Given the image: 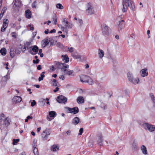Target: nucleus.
Segmentation results:
<instances>
[{
    "mask_svg": "<svg viewBox=\"0 0 155 155\" xmlns=\"http://www.w3.org/2000/svg\"><path fill=\"white\" fill-rule=\"evenodd\" d=\"M25 16L28 18H30L31 17V13L29 10H27L25 12Z\"/></svg>",
    "mask_w": 155,
    "mask_h": 155,
    "instance_id": "obj_18",
    "label": "nucleus"
},
{
    "mask_svg": "<svg viewBox=\"0 0 155 155\" xmlns=\"http://www.w3.org/2000/svg\"><path fill=\"white\" fill-rule=\"evenodd\" d=\"M139 79L138 78H133L132 80H131L130 81V82L135 84H138L139 83Z\"/></svg>",
    "mask_w": 155,
    "mask_h": 155,
    "instance_id": "obj_20",
    "label": "nucleus"
},
{
    "mask_svg": "<svg viewBox=\"0 0 155 155\" xmlns=\"http://www.w3.org/2000/svg\"><path fill=\"white\" fill-rule=\"evenodd\" d=\"M32 50L34 52V53H31V52H30V53L33 55L37 53L38 51V48L36 45H34L32 47Z\"/></svg>",
    "mask_w": 155,
    "mask_h": 155,
    "instance_id": "obj_13",
    "label": "nucleus"
},
{
    "mask_svg": "<svg viewBox=\"0 0 155 155\" xmlns=\"http://www.w3.org/2000/svg\"><path fill=\"white\" fill-rule=\"evenodd\" d=\"M57 101L60 103L65 104L67 101V98L63 95L59 96L57 97Z\"/></svg>",
    "mask_w": 155,
    "mask_h": 155,
    "instance_id": "obj_8",
    "label": "nucleus"
},
{
    "mask_svg": "<svg viewBox=\"0 0 155 155\" xmlns=\"http://www.w3.org/2000/svg\"><path fill=\"white\" fill-rule=\"evenodd\" d=\"M8 19H5L3 21V24L2 26L4 27L7 28L8 25Z\"/></svg>",
    "mask_w": 155,
    "mask_h": 155,
    "instance_id": "obj_27",
    "label": "nucleus"
},
{
    "mask_svg": "<svg viewBox=\"0 0 155 155\" xmlns=\"http://www.w3.org/2000/svg\"><path fill=\"white\" fill-rule=\"evenodd\" d=\"M62 80H64V77L63 75H61L59 77Z\"/></svg>",
    "mask_w": 155,
    "mask_h": 155,
    "instance_id": "obj_57",
    "label": "nucleus"
},
{
    "mask_svg": "<svg viewBox=\"0 0 155 155\" xmlns=\"http://www.w3.org/2000/svg\"><path fill=\"white\" fill-rule=\"evenodd\" d=\"M48 31L49 29H47V30L45 31V33L46 34H48Z\"/></svg>",
    "mask_w": 155,
    "mask_h": 155,
    "instance_id": "obj_62",
    "label": "nucleus"
},
{
    "mask_svg": "<svg viewBox=\"0 0 155 155\" xmlns=\"http://www.w3.org/2000/svg\"><path fill=\"white\" fill-rule=\"evenodd\" d=\"M87 9L86 10V12L88 15H91L94 13V10L93 7L90 5L88 4L87 6Z\"/></svg>",
    "mask_w": 155,
    "mask_h": 155,
    "instance_id": "obj_9",
    "label": "nucleus"
},
{
    "mask_svg": "<svg viewBox=\"0 0 155 155\" xmlns=\"http://www.w3.org/2000/svg\"><path fill=\"white\" fill-rule=\"evenodd\" d=\"M39 59H37L36 60H33V61L34 63L38 64L39 62Z\"/></svg>",
    "mask_w": 155,
    "mask_h": 155,
    "instance_id": "obj_54",
    "label": "nucleus"
},
{
    "mask_svg": "<svg viewBox=\"0 0 155 155\" xmlns=\"http://www.w3.org/2000/svg\"><path fill=\"white\" fill-rule=\"evenodd\" d=\"M6 10L5 8H3L2 12L0 14V18H1L3 16V14L5 12V11Z\"/></svg>",
    "mask_w": 155,
    "mask_h": 155,
    "instance_id": "obj_41",
    "label": "nucleus"
},
{
    "mask_svg": "<svg viewBox=\"0 0 155 155\" xmlns=\"http://www.w3.org/2000/svg\"><path fill=\"white\" fill-rule=\"evenodd\" d=\"M124 20H121V21H119V24H118L119 25V28L120 30H121L122 28H124Z\"/></svg>",
    "mask_w": 155,
    "mask_h": 155,
    "instance_id": "obj_24",
    "label": "nucleus"
},
{
    "mask_svg": "<svg viewBox=\"0 0 155 155\" xmlns=\"http://www.w3.org/2000/svg\"><path fill=\"white\" fill-rule=\"evenodd\" d=\"M16 54L15 52V48H11L10 49V55L11 58H14Z\"/></svg>",
    "mask_w": 155,
    "mask_h": 155,
    "instance_id": "obj_16",
    "label": "nucleus"
},
{
    "mask_svg": "<svg viewBox=\"0 0 155 155\" xmlns=\"http://www.w3.org/2000/svg\"><path fill=\"white\" fill-rule=\"evenodd\" d=\"M141 150L142 153L145 154L146 155L147 154V148L144 145H142L141 147Z\"/></svg>",
    "mask_w": 155,
    "mask_h": 155,
    "instance_id": "obj_17",
    "label": "nucleus"
},
{
    "mask_svg": "<svg viewBox=\"0 0 155 155\" xmlns=\"http://www.w3.org/2000/svg\"><path fill=\"white\" fill-rule=\"evenodd\" d=\"M3 121L5 127H8L10 124L11 120L8 117L5 118Z\"/></svg>",
    "mask_w": 155,
    "mask_h": 155,
    "instance_id": "obj_15",
    "label": "nucleus"
},
{
    "mask_svg": "<svg viewBox=\"0 0 155 155\" xmlns=\"http://www.w3.org/2000/svg\"><path fill=\"white\" fill-rule=\"evenodd\" d=\"M68 51L70 52H72L74 51V48L72 47L68 48Z\"/></svg>",
    "mask_w": 155,
    "mask_h": 155,
    "instance_id": "obj_49",
    "label": "nucleus"
},
{
    "mask_svg": "<svg viewBox=\"0 0 155 155\" xmlns=\"http://www.w3.org/2000/svg\"><path fill=\"white\" fill-rule=\"evenodd\" d=\"M130 36L132 38H134L135 37V34L134 33H132L130 35Z\"/></svg>",
    "mask_w": 155,
    "mask_h": 155,
    "instance_id": "obj_56",
    "label": "nucleus"
},
{
    "mask_svg": "<svg viewBox=\"0 0 155 155\" xmlns=\"http://www.w3.org/2000/svg\"><path fill=\"white\" fill-rule=\"evenodd\" d=\"M67 108L69 112L70 113H74V114H76L78 112V109L77 107H75L73 108L67 107Z\"/></svg>",
    "mask_w": 155,
    "mask_h": 155,
    "instance_id": "obj_10",
    "label": "nucleus"
},
{
    "mask_svg": "<svg viewBox=\"0 0 155 155\" xmlns=\"http://www.w3.org/2000/svg\"><path fill=\"white\" fill-rule=\"evenodd\" d=\"M49 115L51 117H54L56 115V113L54 111H51L49 112Z\"/></svg>",
    "mask_w": 155,
    "mask_h": 155,
    "instance_id": "obj_35",
    "label": "nucleus"
},
{
    "mask_svg": "<svg viewBox=\"0 0 155 155\" xmlns=\"http://www.w3.org/2000/svg\"><path fill=\"white\" fill-rule=\"evenodd\" d=\"M14 2V5H15L16 7L20 6L21 4V2L19 0H15Z\"/></svg>",
    "mask_w": 155,
    "mask_h": 155,
    "instance_id": "obj_26",
    "label": "nucleus"
},
{
    "mask_svg": "<svg viewBox=\"0 0 155 155\" xmlns=\"http://www.w3.org/2000/svg\"><path fill=\"white\" fill-rule=\"evenodd\" d=\"M36 102L35 100H33L31 102V105L32 107H34L36 104Z\"/></svg>",
    "mask_w": 155,
    "mask_h": 155,
    "instance_id": "obj_47",
    "label": "nucleus"
},
{
    "mask_svg": "<svg viewBox=\"0 0 155 155\" xmlns=\"http://www.w3.org/2000/svg\"><path fill=\"white\" fill-rule=\"evenodd\" d=\"M15 51L16 54H19L22 51V48L21 47H18L15 49Z\"/></svg>",
    "mask_w": 155,
    "mask_h": 155,
    "instance_id": "obj_30",
    "label": "nucleus"
},
{
    "mask_svg": "<svg viewBox=\"0 0 155 155\" xmlns=\"http://www.w3.org/2000/svg\"><path fill=\"white\" fill-rule=\"evenodd\" d=\"M51 131L49 129H46L41 134L42 137L45 140H46L48 136L50 135Z\"/></svg>",
    "mask_w": 155,
    "mask_h": 155,
    "instance_id": "obj_6",
    "label": "nucleus"
},
{
    "mask_svg": "<svg viewBox=\"0 0 155 155\" xmlns=\"http://www.w3.org/2000/svg\"><path fill=\"white\" fill-rule=\"evenodd\" d=\"M71 85L70 84H67L66 86V87L67 88H69L70 87H71Z\"/></svg>",
    "mask_w": 155,
    "mask_h": 155,
    "instance_id": "obj_64",
    "label": "nucleus"
},
{
    "mask_svg": "<svg viewBox=\"0 0 155 155\" xmlns=\"http://www.w3.org/2000/svg\"><path fill=\"white\" fill-rule=\"evenodd\" d=\"M83 128H81L79 130V134L80 135H81L83 132Z\"/></svg>",
    "mask_w": 155,
    "mask_h": 155,
    "instance_id": "obj_48",
    "label": "nucleus"
},
{
    "mask_svg": "<svg viewBox=\"0 0 155 155\" xmlns=\"http://www.w3.org/2000/svg\"><path fill=\"white\" fill-rule=\"evenodd\" d=\"M102 135L101 134H100L99 135L98 139V141L99 143H101L103 141L102 140Z\"/></svg>",
    "mask_w": 155,
    "mask_h": 155,
    "instance_id": "obj_38",
    "label": "nucleus"
},
{
    "mask_svg": "<svg viewBox=\"0 0 155 155\" xmlns=\"http://www.w3.org/2000/svg\"><path fill=\"white\" fill-rule=\"evenodd\" d=\"M59 149V147L55 145H53L51 147V150L53 152H56Z\"/></svg>",
    "mask_w": 155,
    "mask_h": 155,
    "instance_id": "obj_25",
    "label": "nucleus"
},
{
    "mask_svg": "<svg viewBox=\"0 0 155 155\" xmlns=\"http://www.w3.org/2000/svg\"><path fill=\"white\" fill-rule=\"evenodd\" d=\"M57 46L58 47L62 48L64 47V46L62 44H61L60 42H58L57 43Z\"/></svg>",
    "mask_w": 155,
    "mask_h": 155,
    "instance_id": "obj_43",
    "label": "nucleus"
},
{
    "mask_svg": "<svg viewBox=\"0 0 155 155\" xmlns=\"http://www.w3.org/2000/svg\"><path fill=\"white\" fill-rule=\"evenodd\" d=\"M24 46L25 47V48L27 49H29L31 47V44L29 42L25 43L24 44Z\"/></svg>",
    "mask_w": 155,
    "mask_h": 155,
    "instance_id": "obj_29",
    "label": "nucleus"
},
{
    "mask_svg": "<svg viewBox=\"0 0 155 155\" xmlns=\"http://www.w3.org/2000/svg\"><path fill=\"white\" fill-rule=\"evenodd\" d=\"M6 28H5V27H4V26H2L1 28V31L2 32H4L5 31Z\"/></svg>",
    "mask_w": 155,
    "mask_h": 155,
    "instance_id": "obj_53",
    "label": "nucleus"
},
{
    "mask_svg": "<svg viewBox=\"0 0 155 155\" xmlns=\"http://www.w3.org/2000/svg\"><path fill=\"white\" fill-rule=\"evenodd\" d=\"M124 16L123 15H121L120 16H119L118 18L117 19L119 20L120 18H123Z\"/></svg>",
    "mask_w": 155,
    "mask_h": 155,
    "instance_id": "obj_60",
    "label": "nucleus"
},
{
    "mask_svg": "<svg viewBox=\"0 0 155 155\" xmlns=\"http://www.w3.org/2000/svg\"><path fill=\"white\" fill-rule=\"evenodd\" d=\"M1 54L3 55H5L6 54V50L4 48H2L0 50Z\"/></svg>",
    "mask_w": 155,
    "mask_h": 155,
    "instance_id": "obj_28",
    "label": "nucleus"
},
{
    "mask_svg": "<svg viewBox=\"0 0 155 155\" xmlns=\"http://www.w3.org/2000/svg\"><path fill=\"white\" fill-rule=\"evenodd\" d=\"M56 7L58 8H59L60 9H62L63 8V6L60 3L56 5Z\"/></svg>",
    "mask_w": 155,
    "mask_h": 155,
    "instance_id": "obj_39",
    "label": "nucleus"
},
{
    "mask_svg": "<svg viewBox=\"0 0 155 155\" xmlns=\"http://www.w3.org/2000/svg\"><path fill=\"white\" fill-rule=\"evenodd\" d=\"M57 17L56 16V15H55L54 17L53 18V20L54 21V23H53L55 25L57 24Z\"/></svg>",
    "mask_w": 155,
    "mask_h": 155,
    "instance_id": "obj_40",
    "label": "nucleus"
},
{
    "mask_svg": "<svg viewBox=\"0 0 155 155\" xmlns=\"http://www.w3.org/2000/svg\"><path fill=\"white\" fill-rule=\"evenodd\" d=\"M10 78L9 76L8 75H6L4 77L2 78V80L4 81H7Z\"/></svg>",
    "mask_w": 155,
    "mask_h": 155,
    "instance_id": "obj_36",
    "label": "nucleus"
},
{
    "mask_svg": "<svg viewBox=\"0 0 155 155\" xmlns=\"http://www.w3.org/2000/svg\"><path fill=\"white\" fill-rule=\"evenodd\" d=\"M56 66L57 68L61 69L62 71L64 68H68L69 67V66L65 63H60L58 62L56 63Z\"/></svg>",
    "mask_w": 155,
    "mask_h": 155,
    "instance_id": "obj_7",
    "label": "nucleus"
},
{
    "mask_svg": "<svg viewBox=\"0 0 155 155\" xmlns=\"http://www.w3.org/2000/svg\"><path fill=\"white\" fill-rule=\"evenodd\" d=\"M73 72V71H72L70 70H69V71L67 73V75H70L72 74V73Z\"/></svg>",
    "mask_w": 155,
    "mask_h": 155,
    "instance_id": "obj_52",
    "label": "nucleus"
},
{
    "mask_svg": "<svg viewBox=\"0 0 155 155\" xmlns=\"http://www.w3.org/2000/svg\"><path fill=\"white\" fill-rule=\"evenodd\" d=\"M27 118L28 119H32V118H33V117H32V116H28L27 117Z\"/></svg>",
    "mask_w": 155,
    "mask_h": 155,
    "instance_id": "obj_63",
    "label": "nucleus"
},
{
    "mask_svg": "<svg viewBox=\"0 0 155 155\" xmlns=\"http://www.w3.org/2000/svg\"><path fill=\"white\" fill-rule=\"evenodd\" d=\"M84 99L83 97L80 96L78 97L77 101L78 104L83 103L84 102Z\"/></svg>",
    "mask_w": 155,
    "mask_h": 155,
    "instance_id": "obj_22",
    "label": "nucleus"
},
{
    "mask_svg": "<svg viewBox=\"0 0 155 155\" xmlns=\"http://www.w3.org/2000/svg\"><path fill=\"white\" fill-rule=\"evenodd\" d=\"M53 82L54 83L53 84V85L54 86L58 87V83L57 81V80L55 79H54L53 80Z\"/></svg>",
    "mask_w": 155,
    "mask_h": 155,
    "instance_id": "obj_42",
    "label": "nucleus"
},
{
    "mask_svg": "<svg viewBox=\"0 0 155 155\" xmlns=\"http://www.w3.org/2000/svg\"><path fill=\"white\" fill-rule=\"evenodd\" d=\"M142 127L149 131L150 132L154 131L155 129V127L153 125L148 124L147 123H143L142 125Z\"/></svg>",
    "mask_w": 155,
    "mask_h": 155,
    "instance_id": "obj_4",
    "label": "nucleus"
},
{
    "mask_svg": "<svg viewBox=\"0 0 155 155\" xmlns=\"http://www.w3.org/2000/svg\"><path fill=\"white\" fill-rule=\"evenodd\" d=\"M98 54L100 58H102L104 56V52L102 50L99 49L98 50Z\"/></svg>",
    "mask_w": 155,
    "mask_h": 155,
    "instance_id": "obj_23",
    "label": "nucleus"
},
{
    "mask_svg": "<svg viewBox=\"0 0 155 155\" xmlns=\"http://www.w3.org/2000/svg\"><path fill=\"white\" fill-rule=\"evenodd\" d=\"M62 58L63 61L66 63H68L69 61V58L68 56L67 55L62 56Z\"/></svg>",
    "mask_w": 155,
    "mask_h": 155,
    "instance_id": "obj_19",
    "label": "nucleus"
},
{
    "mask_svg": "<svg viewBox=\"0 0 155 155\" xmlns=\"http://www.w3.org/2000/svg\"><path fill=\"white\" fill-rule=\"evenodd\" d=\"M64 68V69H63L62 71H63V73L64 75H67V73L69 71V69H67V68Z\"/></svg>",
    "mask_w": 155,
    "mask_h": 155,
    "instance_id": "obj_37",
    "label": "nucleus"
},
{
    "mask_svg": "<svg viewBox=\"0 0 155 155\" xmlns=\"http://www.w3.org/2000/svg\"><path fill=\"white\" fill-rule=\"evenodd\" d=\"M140 73L142 77H145L147 76L148 74V72L147 71V69L146 68H143L142 69Z\"/></svg>",
    "mask_w": 155,
    "mask_h": 155,
    "instance_id": "obj_11",
    "label": "nucleus"
},
{
    "mask_svg": "<svg viewBox=\"0 0 155 155\" xmlns=\"http://www.w3.org/2000/svg\"><path fill=\"white\" fill-rule=\"evenodd\" d=\"M49 43L48 40V39H45L42 40V46L45 48Z\"/></svg>",
    "mask_w": 155,
    "mask_h": 155,
    "instance_id": "obj_21",
    "label": "nucleus"
},
{
    "mask_svg": "<svg viewBox=\"0 0 155 155\" xmlns=\"http://www.w3.org/2000/svg\"><path fill=\"white\" fill-rule=\"evenodd\" d=\"M34 149L33 152L35 155H39V153L38 152V150L37 148L36 147L33 146Z\"/></svg>",
    "mask_w": 155,
    "mask_h": 155,
    "instance_id": "obj_33",
    "label": "nucleus"
},
{
    "mask_svg": "<svg viewBox=\"0 0 155 155\" xmlns=\"http://www.w3.org/2000/svg\"><path fill=\"white\" fill-rule=\"evenodd\" d=\"M41 68V65H39L37 67V69L38 70H40Z\"/></svg>",
    "mask_w": 155,
    "mask_h": 155,
    "instance_id": "obj_59",
    "label": "nucleus"
},
{
    "mask_svg": "<svg viewBox=\"0 0 155 155\" xmlns=\"http://www.w3.org/2000/svg\"><path fill=\"white\" fill-rule=\"evenodd\" d=\"M80 120L78 117H74L72 120V123L74 125H77L79 122Z\"/></svg>",
    "mask_w": 155,
    "mask_h": 155,
    "instance_id": "obj_14",
    "label": "nucleus"
},
{
    "mask_svg": "<svg viewBox=\"0 0 155 155\" xmlns=\"http://www.w3.org/2000/svg\"><path fill=\"white\" fill-rule=\"evenodd\" d=\"M5 115L3 114H2L0 115V120H4L5 119Z\"/></svg>",
    "mask_w": 155,
    "mask_h": 155,
    "instance_id": "obj_44",
    "label": "nucleus"
},
{
    "mask_svg": "<svg viewBox=\"0 0 155 155\" xmlns=\"http://www.w3.org/2000/svg\"><path fill=\"white\" fill-rule=\"evenodd\" d=\"M80 81L82 82L87 83L89 84L92 85L93 84L92 79L89 76L82 75L80 76Z\"/></svg>",
    "mask_w": 155,
    "mask_h": 155,
    "instance_id": "obj_3",
    "label": "nucleus"
},
{
    "mask_svg": "<svg viewBox=\"0 0 155 155\" xmlns=\"http://www.w3.org/2000/svg\"><path fill=\"white\" fill-rule=\"evenodd\" d=\"M22 101L21 98L19 96H16L14 97L13 99V101L15 103L20 102Z\"/></svg>",
    "mask_w": 155,
    "mask_h": 155,
    "instance_id": "obj_12",
    "label": "nucleus"
},
{
    "mask_svg": "<svg viewBox=\"0 0 155 155\" xmlns=\"http://www.w3.org/2000/svg\"><path fill=\"white\" fill-rule=\"evenodd\" d=\"M75 58L78 59H79L81 58V56L79 55H75L74 57Z\"/></svg>",
    "mask_w": 155,
    "mask_h": 155,
    "instance_id": "obj_55",
    "label": "nucleus"
},
{
    "mask_svg": "<svg viewBox=\"0 0 155 155\" xmlns=\"http://www.w3.org/2000/svg\"><path fill=\"white\" fill-rule=\"evenodd\" d=\"M56 32V30L55 29H53V30H51L50 31V33H52L53 32Z\"/></svg>",
    "mask_w": 155,
    "mask_h": 155,
    "instance_id": "obj_58",
    "label": "nucleus"
},
{
    "mask_svg": "<svg viewBox=\"0 0 155 155\" xmlns=\"http://www.w3.org/2000/svg\"><path fill=\"white\" fill-rule=\"evenodd\" d=\"M137 144L135 142H134L132 144V149L133 150H137Z\"/></svg>",
    "mask_w": 155,
    "mask_h": 155,
    "instance_id": "obj_34",
    "label": "nucleus"
},
{
    "mask_svg": "<svg viewBox=\"0 0 155 155\" xmlns=\"http://www.w3.org/2000/svg\"><path fill=\"white\" fill-rule=\"evenodd\" d=\"M61 23L62 24L58 25V26L63 31L67 34L68 29L72 28L74 26L72 22H69L66 18L62 19Z\"/></svg>",
    "mask_w": 155,
    "mask_h": 155,
    "instance_id": "obj_1",
    "label": "nucleus"
},
{
    "mask_svg": "<svg viewBox=\"0 0 155 155\" xmlns=\"http://www.w3.org/2000/svg\"><path fill=\"white\" fill-rule=\"evenodd\" d=\"M11 35H12V36L13 37H14L15 38H16V33L15 32H12L11 33Z\"/></svg>",
    "mask_w": 155,
    "mask_h": 155,
    "instance_id": "obj_51",
    "label": "nucleus"
},
{
    "mask_svg": "<svg viewBox=\"0 0 155 155\" xmlns=\"http://www.w3.org/2000/svg\"><path fill=\"white\" fill-rule=\"evenodd\" d=\"M19 141V140L18 139H13V145H15L16 143H17Z\"/></svg>",
    "mask_w": 155,
    "mask_h": 155,
    "instance_id": "obj_45",
    "label": "nucleus"
},
{
    "mask_svg": "<svg viewBox=\"0 0 155 155\" xmlns=\"http://www.w3.org/2000/svg\"><path fill=\"white\" fill-rule=\"evenodd\" d=\"M127 77L129 81H130L133 79V77L132 74L130 72H129L127 74Z\"/></svg>",
    "mask_w": 155,
    "mask_h": 155,
    "instance_id": "obj_31",
    "label": "nucleus"
},
{
    "mask_svg": "<svg viewBox=\"0 0 155 155\" xmlns=\"http://www.w3.org/2000/svg\"><path fill=\"white\" fill-rule=\"evenodd\" d=\"M59 89V88L58 87H56L55 88V89L54 90V92H56Z\"/></svg>",
    "mask_w": 155,
    "mask_h": 155,
    "instance_id": "obj_61",
    "label": "nucleus"
},
{
    "mask_svg": "<svg viewBox=\"0 0 155 155\" xmlns=\"http://www.w3.org/2000/svg\"><path fill=\"white\" fill-rule=\"evenodd\" d=\"M101 27L103 35H108L109 32L111 31L110 29L105 24L102 25Z\"/></svg>",
    "mask_w": 155,
    "mask_h": 155,
    "instance_id": "obj_5",
    "label": "nucleus"
},
{
    "mask_svg": "<svg viewBox=\"0 0 155 155\" xmlns=\"http://www.w3.org/2000/svg\"><path fill=\"white\" fill-rule=\"evenodd\" d=\"M122 5V10L123 12L127 11L128 7L133 11L135 10V6L132 0H123Z\"/></svg>",
    "mask_w": 155,
    "mask_h": 155,
    "instance_id": "obj_2",
    "label": "nucleus"
},
{
    "mask_svg": "<svg viewBox=\"0 0 155 155\" xmlns=\"http://www.w3.org/2000/svg\"><path fill=\"white\" fill-rule=\"evenodd\" d=\"M151 96L152 101L154 103H155V97L153 94H151Z\"/></svg>",
    "mask_w": 155,
    "mask_h": 155,
    "instance_id": "obj_46",
    "label": "nucleus"
},
{
    "mask_svg": "<svg viewBox=\"0 0 155 155\" xmlns=\"http://www.w3.org/2000/svg\"><path fill=\"white\" fill-rule=\"evenodd\" d=\"M45 73V72L43 71L41 73L40 75V76L38 78V81H41L43 80V78L45 77L44 74Z\"/></svg>",
    "mask_w": 155,
    "mask_h": 155,
    "instance_id": "obj_32",
    "label": "nucleus"
},
{
    "mask_svg": "<svg viewBox=\"0 0 155 155\" xmlns=\"http://www.w3.org/2000/svg\"><path fill=\"white\" fill-rule=\"evenodd\" d=\"M36 1H35L32 4V7L33 8H36Z\"/></svg>",
    "mask_w": 155,
    "mask_h": 155,
    "instance_id": "obj_50",
    "label": "nucleus"
}]
</instances>
